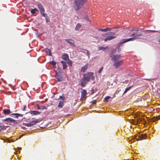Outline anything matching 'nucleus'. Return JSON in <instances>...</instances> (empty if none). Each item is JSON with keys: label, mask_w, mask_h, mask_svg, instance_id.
Segmentation results:
<instances>
[{"label": "nucleus", "mask_w": 160, "mask_h": 160, "mask_svg": "<svg viewBox=\"0 0 160 160\" xmlns=\"http://www.w3.org/2000/svg\"><path fill=\"white\" fill-rule=\"evenodd\" d=\"M83 77L81 79V86L82 87L86 86L88 82L90 80H94L95 79L93 72H88L83 74Z\"/></svg>", "instance_id": "1"}, {"label": "nucleus", "mask_w": 160, "mask_h": 160, "mask_svg": "<svg viewBox=\"0 0 160 160\" xmlns=\"http://www.w3.org/2000/svg\"><path fill=\"white\" fill-rule=\"evenodd\" d=\"M86 2V0H75L73 6L75 10L77 11L80 9Z\"/></svg>", "instance_id": "2"}, {"label": "nucleus", "mask_w": 160, "mask_h": 160, "mask_svg": "<svg viewBox=\"0 0 160 160\" xmlns=\"http://www.w3.org/2000/svg\"><path fill=\"white\" fill-rule=\"evenodd\" d=\"M115 34V33L113 32H110L106 33L105 35L109 36L107 37L104 40L105 42L108 40H111L113 39H114L116 38V37L114 36Z\"/></svg>", "instance_id": "3"}, {"label": "nucleus", "mask_w": 160, "mask_h": 160, "mask_svg": "<svg viewBox=\"0 0 160 160\" xmlns=\"http://www.w3.org/2000/svg\"><path fill=\"white\" fill-rule=\"evenodd\" d=\"M110 57L111 58V60L113 62H115L119 61L121 58V55L120 54H115L114 55H110Z\"/></svg>", "instance_id": "4"}, {"label": "nucleus", "mask_w": 160, "mask_h": 160, "mask_svg": "<svg viewBox=\"0 0 160 160\" xmlns=\"http://www.w3.org/2000/svg\"><path fill=\"white\" fill-rule=\"evenodd\" d=\"M113 66L115 68H118L121 66L122 65L123 63V60H120L115 62H114Z\"/></svg>", "instance_id": "5"}, {"label": "nucleus", "mask_w": 160, "mask_h": 160, "mask_svg": "<svg viewBox=\"0 0 160 160\" xmlns=\"http://www.w3.org/2000/svg\"><path fill=\"white\" fill-rule=\"evenodd\" d=\"M65 97L64 96H60L58 100L61 99L60 101L58 106L60 108H62V107L63 105L64 100L65 99Z\"/></svg>", "instance_id": "6"}, {"label": "nucleus", "mask_w": 160, "mask_h": 160, "mask_svg": "<svg viewBox=\"0 0 160 160\" xmlns=\"http://www.w3.org/2000/svg\"><path fill=\"white\" fill-rule=\"evenodd\" d=\"M38 7L42 15L43 14H45V10L42 5L41 3H39L38 5Z\"/></svg>", "instance_id": "7"}, {"label": "nucleus", "mask_w": 160, "mask_h": 160, "mask_svg": "<svg viewBox=\"0 0 160 160\" xmlns=\"http://www.w3.org/2000/svg\"><path fill=\"white\" fill-rule=\"evenodd\" d=\"M3 121H7L8 122H10L13 124H17V122L14 119L11 118H7L5 119H3Z\"/></svg>", "instance_id": "8"}, {"label": "nucleus", "mask_w": 160, "mask_h": 160, "mask_svg": "<svg viewBox=\"0 0 160 160\" xmlns=\"http://www.w3.org/2000/svg\"><path fill=\"white\" fill-rule=\"evenodd\" d=\"M65 41L68 43L70 44L71 45L75 47L74 41L71 39H67L65 40Z\"/></svg>", "instance_id": "9"}, {"label": "nucleus", "mask_w": 160, "mask_h": 160, "mask_svg": "<svg viewBox=\"0 0 160 160\" xmlns=\"http://www.w3.org/2000/svg\"><path fill=\"white\" fill-rule=\"evenodd\" d=\"M82 99H84L85 98L86 95L87 91L85 89H82L81 91Z\"/></svg>", "instance_id": "10"}, {"label": "nucleus", "mask_w": 160, "mask_h": 160, "mask_svg": "<svg viewBox=\"0 0 160 160\" xmlns=\"http://www.w3.org/2000/svg\"><path fill=\"white\" fill-rule=\"evenodd\" d=\"M142 35V33L141 32L139 33H132L131 35V37H132V38H134V40L135 38L136 37L138 36H141Z\"/></svg>", "instance_id": "11"}, {"label": "nucleus", "mask_w": 160, "mask_h": 160, "mask_svg": "<svg viewBox=\"0 0 160 160\" xmlns=\"http://www.w3.org/2000/svg\"><path fill=\"white\" fill-rule=\"evenodd\" d=\"M62 58L65 61H68V59H69V57L68 55L67 54H65L62 56Z\"/></svg>", "instance_id": "12"}, {"label": "nucleus", "mask_w": 160, "mask_h": 160, "mask_svg": "<svg viewBox=\"0 0 160 160\" xmlns=\"http://www.w3.org/2000/svg\"><path fill=\"white\" fill-rule=\"evenodd\" d=\"M159 120H160V116H158L153 117L152 118V121L153 122H155Z\"/></svg>", "instance_id": "13"}, {"label": "nucleus", "mask_w": 160, "mask_h": 160, "mask_svg": "<svg viewBox=\"0 0 160 160\" xmlns=\"http://www.w3.org/2000/svg\"><path fill=\"white\" fill-rule=\"evenodd\" d=\"M29 113L32 115H38L40 113V112L36 111H30Z\"/></svg>", "instance_id": "14"}, {"label": "nucleus", "mask_w": 160, "mask_h": 160, "mask_svg": "<svg viewBox=\"0 0 160 160\" xmlns=\"http://www.w3.org/2000/svg\"><path fill=\"white\" fill-rule=\"evenodd\" d=\"M134 40V38H130L128 39H126V40H124L122 42H120V44H121L122 43H124L129 42V41H133Z\"/></svg>", "instance_id": "15"}, {"label": "nucleus", "mask_w": 160, "mask_h": 160, "mask_svg": "<svg viewBox=\"0 0 160 160\" xmlns=\"http://www.w3.org/2000/svg\"><path fill=\"white\" fill-rule=\"evenodd\" d=\"M146 136V134H142L139 136V138L138 139V140H142L145 139Z\"/></svg>", "instance_id": "16"}, {"label": "nucleus", "mask_w": 160, "mask_h": 160, "mask_svg": "<svg viewBox=\"0 0 160 160\" xmlns=\"http://www.w3.org/2000/svg\"><path fill=\"white\" fill-rule=\"evenodd\" d=\"M111 30V28L108 27L104 29H99L98 30L102 32H107L108 31H110Z\"/></svg>", "instance_id": "17"}, {"label": "nucleus", "mask_w": 160, "mask_h": 160, "mask_svg": "<svg viewBox=\"0 0 160 160\" xmlns=\"http://www.w3.org/2000/svg\"><path fill=\"white\" fill-rule=\"evenodd\" d=\"M3 112L5 114H9L11 113V111L9 109H5L3 110Z\"/></svg>", "instance_id": "18"}, {"label": "nucleus", "mask_w": 160, "mask_h": 160, "mask_svg": "<svg viewBox=\"0 0 160 160\" xmlns=\"http://www.w3.org/2000/svg\"><path fill=\"white\" fill-rule=\"evenodd\" d=\"M88 64H86L84 66L82 67L81 68V71L84 72L88 68Z\"/></svg>", "instance_id": "19"}, {"label": "nucleus", "mask_w": 160, "mask_h": 160, "mask_svg": "<svg viewBox=\"0 0 160 160\" xmlns=\"http://www.w3.org/2000/svg\"><path fill=\"white\" fill-rule=\"evenodd\" d=\"M42 15L46 18V22H50V19L49 18L48 16L46 14H43Z\"/></svg>", "instance_id": "20"}, {"label": "nucleus", "mask_w": 160, "mask_h": 160, "mask_svg": "<svg viewBox=\"0 0 160 160\" xmlns=\"http://www.w3.org/2000/svg\"><path fill=\"white\" fill-rule=\"evenodd\" d=\"M61 62L63 65V69H65L67 68V66L66 62L63 61H62Z\"/></svg>", "instance_id": "21"}, {"label": "nucleus", "mask_w": 160, "mask_h": 160, "mask_svg": "<svg viewBox=\"0 0 160 160\" xmlns=\"http://www.w3.org/2000/svg\"><path fill=\"white\" fill-rule=\"evenodd\" d=\"M56 78L57 81L58 82L62 81H63V78L60 75H57L56 76Z\"/></svg>", "instance_id": "22"}, {"label": "nucleus", "mask_w": 160, "mask_h": 160, "mask_svg": "<svg viewBox=\"0 0 160 160\" xmlns=\"http://www.w3.org/2000/svg\"><path fill=\"white\" fill-rule=\"evenodd\" d=\"M30 122L31 123L32 125V126L37 123L39 122V121H38L37 119H36Z\"/></svg>", "instance_id": "23"}, {"label": "nucleus", "mask_w": 160, "mask_h": 160, "mask_svg": "<svg viewBox=\"0 0 160 160\" xmlns=\"http://www.w3.org/2000/svg\"><path fill=\"white\" fill-rule=\"evenodd\" d=\"M81 25L78 23L77 24L76 27H75V29L76 30H78L79 29L81 28Z\"/></svg>", "instance_id": "24"}, {"label": "nucleus", "mask_w": 160, "mask_h": 160, "mask_svg": "<svg viewBox=\"0 0 160 160\" xmlns=\"http://www.w3.org/2000/svg\"><path fill=\"white\" fill-rule=\"evenodd\" d=\"M143 121H144V122H143L142 123L143 124H146V122L145 120H144V119L143 118H139L138 119V123H140L142 122Z\"/></svg>", "instance_id": "25"}, {"label": "nucleus", "mask_w": 160, "mask_h": 160, "mask_svg": "<svg viewBox=\"0 0 160 160\" xmlns=\"http://www.w3.org/2000/svg\"><path fill=\"white\" fill-rule=\"evenodd\" d=\"M133 86V85L126 88L124 92V94L126 93Z\"/></svg>", "instance_id": "26"}, {"label": "nucleus", "mask_w": 160, "mask_h": 160, "mask_svg": "<svg viewBox=\"0 0 160 160\" xmlns=\"http://www.w3.org/2000/svg\"><path fill=\"white\" fill-rule=\"evenodd\" d=\"M36 11H38V10L37 8H34L31 10V12L32 14H35Z\"/></svg>", "instance_id": "27"}, {"label": "nucleus", "mask_w": 160, "mask_h": 160, "mask_svg": "<svg viewBox=\"0 0 160 160\" xmlns=\"http://www.w3.org/2000/svg\"><path fill=\"white\" fill-rule=\"evenodd\" d=\"M37 106L38 107V109H44L46 108V107L44 106H42L40 107L39 105H37Z\"/></svg>", "instance_id": "28"}, {"label": "nucleus", "mask_w": 160, "mask_h": 160, "mask_svg": "<svg viewBox=\"0 0 160 160\" xmlns=\"http://www.w3.org/2000/svg\"><path fill=\"white\" fill-rule=\"evenodd\" d=\"M107 48V47H102V46L100 47H99L98 48V51H100L101 50H104L105 49H106Z\"/></svg>", "instance_id": "29"}, {"label": "nucleus", "mask_w": 160, "mask_h": 160, "mask_svg": "<svg viewBox=\"0 0 160 160\" xmlns=\"http://www.w3.org/2000/svg\"><path fill=\"white\" fill-rule=\"evenodd\" d=\"M67 63L70 66H72V62L71 60H70L69 59H68L67 61Z\"/></svg>", "instance_id": "30"}, {"label": "nucleus", "mask_w": 160, "mask_h": 160, "mask_svg": "<svg viewBox=\"0 0 160 160\" xmlns=\"http://www.w3.org/2000/svg\"><path fill=\"white\" fill-rule=\"evenodd\" d=\"M46 51L47 52H48L49 53V55H51V50L49 48H46Z\"/></svg>", "instance_id": "31"}, {"label": "nucleus", "mask_w": 160, "mask_h": 160, "mask_svg": "<svg viewBox=\"0 0 160 160\" xmlns=\"http://www.w3.org/2000/svg\"><path fill=\"white\" fill-rule=\"evenodd\" d=\"M17 114H18V113H12L11 114V116L12 117H13V115H14V116H15L16 118H18V115H16Z\"/></svg>", "instance_id": "32"}, {"label": "nucleus", "mask_w": 160, "mask_h": 160, "mask_svg": "<svg viewBox=\"0 0 160 160\" xmlns=\"http://www.w3.org/2000/svg\"><path fill=\"white\" fill-rule=\"evenodd\" d=\"M110 98H111V97L108 96L106 97L104 99L105 101H107Z\"/></svg>", "instance_id": "33"}, {"label": "nucleus", "mask_w": 160, "mask_h": 160, "mask_svg": "<svg viewBox=\"0 0 160 160\" xmlns=\"http://www.w3.org/2000/svg\"><path fill=\"white\" fill-rule=\"evenodd\" d=\"M25 126H26L28 127H31V126H32V125L31 124V123H30V122L29 123H26L25 124Z\"/></svg>", "instance_id": "34"}, {"label": "nucleus", "mask_w": 160, "mask_h": 160, "mask_svg": "<svg viewBox=\"0 0 160 160\" xmlns=\"http://www.w3.org/2000/svg\"><path fill=\"white\" fill-rule=\"evenodd\" d=\"M5 126L4 125H0V131L3 129L5 128Z\"/></svg>", "instance_id": "35"}, {"label": "nucleus", "mask_w": 160, "mask_h": 160, "mask_svg": "<svg viewBox=\"0 0 160 160\" xmlns=\"http://www.w3.org/2000/svg\"><path fill=\"white\" fill-rule=\"evenodd\" d=\"M50 63L53 65V66H55L56 65V62L54 61H52L50 62Z\"/></svg>", "instance_id": "36"}, {"label": "nucleus", "mask_w": 160, "mask_h": 160, "mask_svg": "<svg viewBox=\"0 0 160 160\" xmlns=\"http://www.w3.org/2000/svg\"><path fill=\"white\" fill-rule=\"evenodd\" d=\"M103 69V67L101 68L98 71V72L100 73Z\"/></svg>", "instance_id": "37"}, {"label": "nucleus", "mask_w": 160, "mask_h": 160, "mask_svg": "<svg viewBox=\"0 0 160 160\" xmlns=\"http://www.w3.org/2000/svg\"><path fill=\"white\" fill-rule=\"evenodd\" d=\"M16 115H18V117H22L23 116V114H19V113H18V114H17Z\"/></svg>", "instance_id": "38"}, {"label": "nucleus", "mask_w": 160, "mask_h": 160, "mask_svg": "<svg viewBox=\"0 0 160 160\" xmlns=\"http://www.w3.org/2000/svg\"><path fill=\"white\" fill-rule=\"evenodd\" d=\"M131 31H138V30L136 28H133L131 30Z\"/></svg>", "instance_id": "39"}, {"label": "nucleus", "mask_w": 160, "mask_h": 160, "mask_svg": "<svg viewBox=\"0 0 160 160\" xmlns=\"http://www.w3.org/2000/svg\"><path fill=\"white\" fill-rule=\"evenodd\" d=\"M86 51L87 54L88 55V56L90 54L89 51L87 50H86Z\"/></svg>", "instance_id": "40"}, {"label": "nucleus", "mask_w": 160, "mask_h": 160, "mask_svg": "<svg viewBox=\"0 0 160 160\" xmlns=\"http://www.w3.org/2000/svg\"><path fill=\"white\" fill-rule=\"evenodd\" d=\"M26 107H27V106L26 105L24 106V107H23V108L22 109L23 111H25L26 110Z\"/></svg>", "instance_id": "41"}, {"label": "nucleus", "mask_w": 160, "mask_h": 160, "mask_svg": "<svg viewBox=\"0 0 160 160\" xmlns=\"http://www.w3.org/2000/svg\"><path fill=\"white\" fill-rule=\"evenodd\" d=\"M84 19L87 21H89V19L88 17H85Z\"/></svg>", "instance_id": "42"}, {"label": "nucleus", "mask_w": 160, "mask_h": 160, "mask_svg": "<svg viewBox=\"0 0 160 160\" xmlns=\"http://www.w3.org/2000/svg\"><path fill=\"white\" fill-rule=\"evenodd\" d=\"M7 141L8 142H11V140L8 139L7 140Z\"/></svg>", "instance_id": "43"}, {"label": "nucleus", "mask_w": 160, "mask_h": 160, "mask_svg": "<svg viewBox=\"0 0 160 160\" xmlns=\"http://www.w3.org/2000/svg\"><path fill=\"white\" fill-rule=\"evenodd\" d=\"M53 68L54 69H55V68H56V65H55V66H53Z\"/></svg>", "instance_id": "44"}, {"label": "nucleus", "mask_w": 160, "mask_h": 160, "mask_svg": "<svg viewBox=\"0 0 160 160\" xmlns=\"http://www.w3.org/2000/svg\"><path fill=\"white\" fill-rule=\"evenodd\" d=\"M151 32H157L158 31H150Z\"/></svg>", "instance_id": "45"}, {"label": "nucleus", "mask_w": 160, "mask_h": 160, "mask_svg": "<svg viewBox=\"0 0 160 160\" xmlns=\"http://www.w3.org/2000/svg\"><path fill=\"white\" fill-rule=\"evenodd\" d=\"M18 148V149H20V150L21 149V148H19V147Z\"/></svg>", "instance_id": "46"}, {"label": "nucleus", "mask_w": 160, "mask_h": 160, "mask_svg": "<svg viewBox=\"0 0 160 160\" xmlns=\"http://www.w3.org/2000/svg\"><path fill=\"white\" fill-rule=\"evenodd\" d=\"M92 103L93 104H94V103H95V102H92Z\"/></svg>", "instance_id": "47"}, {"label": "nucleus", "mask_w": 160, "mask_h": 160, "mask_svg": "<svg viewBox=\"0 0 160 160\" xmlns=\"http://www.w3.org/2000/svg\"><path fill=\"white\" fill-rule=\"evenodd\" d=\"M159 44H160V39L159 40Z\"/></svg>", "instance_id": "48"}, {"label": "nucleus", "mask_w": 160, "mask_h": 160, "mask_svg": "<svg viewBox=\"0 0 160 160\" xmlns=\"http://www.w3.org/2000/svg\"><path fill=\"white\" fill-rule=\"evenodd\" d=\"M20 151H19V153H20Z\"/></svg>", "instance_id": "49"}]
</instances>
